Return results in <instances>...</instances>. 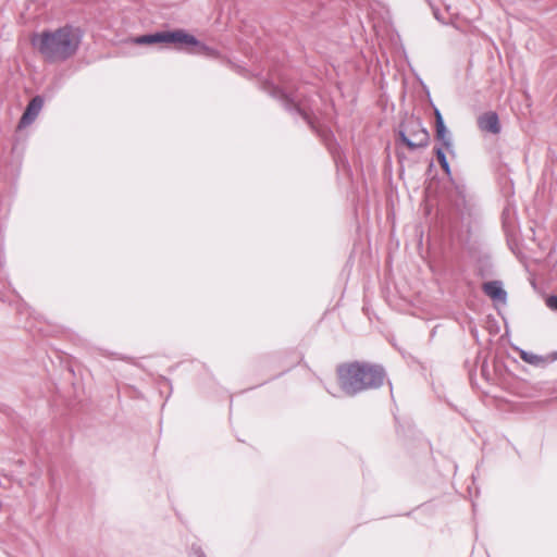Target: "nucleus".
<instances>
[{"instance_id":"obj_1","label":"nucleus","mask_w":557,"mask_h":557,"mask_svg":"<svg viewBox=\"0 0 557 557\" xmlns=\"http://www.w3.org/2000/svg\"><path fill=\"white\" fill-rule=\"evenodd\" d=\"M83 39L79 27L66 24L54 30L45 29L30 36L32 46L50 63L63 62L78 50Z\"/></svg>"},{"instance_id":"obj_2","label":"nucleus","mask_w":557,"mask_h":557,"mask_svg":"<svg viewBox=\"0 0 557 557\" xmlns=\"http://www.w3.org/2000/svg\"><path fill=\"white\" fill-rule=\"evenodd\" d=\"M337 376L341 389L352 397L383 386L386 371L381 364L352 361L338 366Z\"/></svg>"},{"instance_id":"obj_3","label":"nucleus","mask_w":557,"mask_h":557,"mask_svg":"<svg viewBox=\"0 0 557 557\" xmlns=\"http://www.w3.org/2000/svg\"><path fill=\"white\" fill-rule=\"evenodd\" d=\"M132 41L136 45L172 44L177 48L197 47L198 52L206 55L215 57L218 54L214 49L202 45L195 36L186 33L184 29L146 34L134 37Z\"/></svg>"},{"instance_id":"obj_4","label":"nucleus","mask_w":557,"mask_h":557,"mask_svg":"<svg viewBox=\"0 0 557 557\" xmlns=\"http://www.w3.org/2000/svg\"><path fill=\"white\" fill-rule=\"evenodd\" d=\"M397 143L413 151L428 147L430 134L419 119L410 117L399 125Z\"/></svg>"},{"instance_id":"obj_5","label":"nucleus","mask_w":557,"mask_h":557,"mask_svg":"<svg viewBox=\"0 0 557 557\" xmlns=\"http://www.w3.org/2000/svg\"><path fill=\"white\" fill-rule=\"evenodd\" d=\"M270 92L272 97L277 98L282 102L287 111L300 115L313 131H317L313 121V109L308 97L299 98L298 95H288L275 86H271Z\"/></svg>"},{"instance_id":"obj_6","label":"nucleus","mask_w":557,"mask_h":557,"mask_svg":"<svg viewBox=\"0 0 557 557\" xmlns=\"http://www.w3.org/2000/svg\"><path fill=\"white\" fill-rule=\"evenodd\" d=\"M42 107L44 99L41 96H35L32 98L20 119L18 128L22 129L29 126L37 119Z\"/></svg>"},{"instance_id":"obj_7","label":"nucleus","mask_w":557,"mask_h":557,"mask_svg":"<svg viewBox=\"0 0 557 557\" xmlns=\"http://www.w3.org/2000/svg\"><path fill=\"white\" fill-rule=\"evenodd\" d=\"M434 115H435L436 139L442 143L441 147L445 148L448 152H450L453 150L451 135L449 134V132L445 125L444 119L438 109H435Z\"/></svg>"},{"instance_id":"obj_8","label":"nucleus","mask_w":557,"mask_h":557,"mask_svg":"<svg viewBox=\"0 0 557 557\" xmlns=\"http://www.w3.org/2000/svg\"><path fill=\"white\" fill-rule=\"evenodd\" d=\"M478 126L481 131L487 132L491 134H499L500 133V123L499 117L496 112L488 111L481 114L478 117Z\"/></svg>"},{"instance_id":"obj_9","label":"nucleus","mask_w":557,"mask_h":557,"mask_svg":"<svg viewBox=\"0 0 557 557\" xmlns=\"http://www.w3.org/2000/svg\"><path fill=\"white\" fill-rule=\"evenodd\" d=\"M483 292L493 300L505 301L507 293L498 281L485 282L482 286Z\"/></svg>"},{"instance_id":"obj_10","label":"nucleus","mask_w":557,"mask_h":557,"mask_svg":"<svg viewBox=\"0 0 557 557\" xmlns=\"http://www.w3.org/2000/svg\"><path fill=\"white\" fill-rule=\"evenodd\" d=\"M445 148L443 147H436L434 149L435 151V156H436V159L442 168V170L447 174V175H450L451 174V171H450V165L447 161V158H446V153H445Z\"/></svg>"},{"instance_id":"obj_11","label":"nucleus","mask_w":557,"mask_h":557,"mask_svg":"<svg viewBox=\"0 0 557 557\" xmlns=\"http://www.w3.org/2000/svg\"><path fill=\"white\" fill-rule=\"evenodd\" d=\"M520 358L529 363V364H532V366H540L541 363L544 362V358L542 356H539L536 354H533V352H530V351H525V350H520Z\"/></svg>"},{"instance_id":"obj_12","label":"nucleus","mask_w":557,"mask_h":557,"mask_svg":"<svg viewBox=\"0 0 557 557\" xmlns=\"http://www.w3.org/2000/svg\"><path fill=\"white\" fill-rule=\"evenodd\" d=\"M546 305L549 309L557 311V296L552 295V296L547 297Z\"/></svg>"},{"instance_id":"obj_13","label":"nucleus","mask_w":557,"mask_h":557,"mask_svg":"<svg viewBox=\"0 0 557 557\" xmlns=\"http://www.w3.org/2000/svg\"><path fill=\"white\" fill-rule=\"evenodd\" d=\"M190 556H195V557H206L203 550L201 549L200 546H193L191 547V555Z\"/></svg>"},{"instance_id":"obj_14","label":"nucleus","mask_w":557,"mask_h":557,"mask_svg":"<svg viewBox=\"0 0 557 557\" xmlns=\"http://www.w3.org/2000/svg\"><path fill=\"white\" fill-rule=\"evenodd\" d=\"M481 372H482V375L488 380V366H487V362L484 360L482 366H481Z\"/></svg>"},{"instance_id":"obj_15","label":"nucleus","mask_w":557,"mask_h":557,"mask_svg":"<svg viewBox=\"0 0 557 557\" xmlns=\"http://www.w3.org/2000/svg\"><path fill=\"white\" fill-rule=\"evenodd\" d=\"M322 136H323L324 140H327L329 138L332 137V134L329 131H324Z\"/></svg>"},{"instance_id":"obj_16","label":"nucleus","mask_w":557,"mask_h":557,"mask_svg":"<svg viewBox=\"0 0 557 557\" xmlns=\"http://www.w3.org/2000/svg\"><path fill=\"white\" fill-rule=\"evenodd\" d=\"M388 384H389V388H391V393H392L393 392V385H392L391 382H388Z\"/></svg>"}]
</instances>
